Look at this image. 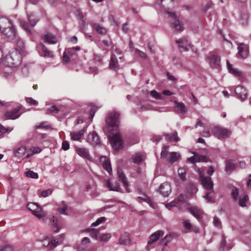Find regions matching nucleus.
<instances>
[{
  "label": "nucleus",
  "instance_id": "1",
  "mask_svg": "<svg viewBox=\"0 0 251 251\" xmlns=\"http://www.w3.org/2000/svg\"><path fill=\"white\" fill-rule=\"evenodd\" d=\"M6 58L11 67H16L21 62L22 55L19 49H14L10 51Z\"/></svg>",
  "mask_w": 251,
  "mask_h": 251
},
{
  "label": "nucleus",
  "instance_id": "2",
  "mask_svg": "<svg viewBox=\"0 0 251 251\" xmlns=\"http://www.w3.org/2000/svg\"><path fill=\"white\" fill-rule=\"evenodd\" d=\"M170 20V23L173 28L177 31H182L184 30V26L183 23L180 22L175 12H167Z\"/></svg>",
  "mask_w": 251,
  "mask_h": 251
},
{
  "label": "nucleus",
  "instance_id": "3",
  "mask_svg": "<svg viewBox=\"0 0 251 251\" xmlns=\"http://www.w3.org/2000/svg\"><path fill=\"white\" fill-rule=\"evenodd\" d=\"M199 174L202 185L207 191L213 189L214 184L210 176H205L201 169H199Z\"/></svg>",
  "mask_w": 251,
  "mask_h": 251
},
{
  "label": "nucleus",
  "instance_id": "4",
  "mask_svg": "<svg viewBox=\"0 0 251 251\" xmlns=\"http://www.w3.org/2000/svg\"><path fill=\"white\" fill-rule=\"evenodd\" d=\"M214 135L219 139H225L228 137L231 134L229 129L220 126H215L212 130Z\"/></svg>",
  "mask_w": 251,
  "mask_h": 251
},
{
  "label": "nucleus",
  "instance_id": "5",
  "mask_svg": "<svg viewBox=\"0 0 251 251\" xmlns=\"http://www.w3.org/2000/svg\"><path fill=\"white\" fill-rule=\"evenodd\" d=\"M27 208L31 212L33 215L41 219L44 217L46 215L42 211V208L37 203L30 202L27 205Z\"/></svg>",
  "mask_w": 251,
  "mask_h": 251
},
{
  "label": "nucleus",
  "instance_id": "6",
  "mask_svg": "<svg viewBox=\"0 0 251 251\" xmlns=\"http://www.w3.org/2000/svg\"><path fill=\"white\" fill-rule=\"evenodd\" d=\"M120 114L114 111L108 115L106 119V123L111 127H118L120 125Z\"/></svg>",
  "mask_w": 251,
  "mask_h": 251
},
{
  "label": "nucleus",
  "instance_id": "7",
  "mask_svg": "<svg viewBox=\"0 0 251 251\" xmlns=\"http://www.w3.org/2000/svg\"><path fill=\"white\" fill-rule=\"evenodd\" d=\"M176 43L178 50L181 52L186 51L191 47L190 43L187 38L185 37L176 40Z\"/></svg>",
  "mask_w": 251,
  "mask_h": 251
},
{
  "label": "nucleus",
  "instance_id": "8",
  "mask_svg": "<svg viewBox=\"0 0 251 251\" xmlns=\"http://www.w3.org/2000/svg\"><path fill=\"white\" fill-rule=\"evenodd\" d=\"M164 234V231L162 230H158L153 233H152L150 238L148 242V244L147 245L146 249L148 251L150 250L151 247H150L152 244L157 241L159 238L162 236Z\"/></svg>",
  "mask_w": 251,
  "mask_h": 251
},
{
  "label": "nucleus",
  "instance_id": "9",
  "mask_svg": "<svg viewBox=\"0 0 251 251\" xmlns=\"http://www.w3.org/2000/svg\"><path fill=\"white\" fill-rule=\"evenodd\" d=\"M1 32L9 40H13L15 39L17 36L16 30L14 25L11 26V27L1 31Z\"/></svg>",
  "mask_w": 251,
  "mask_h": 251
},
{
  "label": "nucleus",
  "instance_id": "10",
  "mask_svg": "<svg viewBox=\"0 0 251 251\" xmlns=\"http://www.w3.org/2000/svg\"><path fill=\"white\" fill-rule=\"evenodd\" d=\"M236 44L238 46L237 55L244 59L247 58L249 52L248 47L243 43L236 42Z\"/></svg>",
  "mask_w": 251,
  "mask_h": 251
},
{
  "label": "nucleus",
  "instance_id": "11",
  "mask_svg": "<svg viewBox=\"0 0 251 251\" xmlns=\"http://www.w3.org/2000/svg\"><path fill=\"white\" fill-rule=\"evenodd\" d=\"M113 147L116 150H119L123 148L122 136L119 133H116L111 138Z\"/></svg>",
  "mask_w": 251,
  "mask_h": 251
},
{
  "label": "nucleus",
  "instance_id": "12",
  "mask_svg": "<svg viewBox=\"0 0 251 251\" xmlns=\"http://www.w3.org/2000/svg\"><path fill=\"white\" fill-rule=\"evenodd\" d=\"M37 49L41 56L50 57L53 56L52 52L48 50L45 46L42 43H40L37 45Z\"/></svg>",
  "mask_w": 251,
  "mask_h": 251
},
{
  "label": "nucleus",
  "instance_id": "13",
  "mask_svg": "<svg viewBox=\"0 0 251 251\" xmlns=\"http://www.w3.org/2000/svg\"><path fill=\"white\" fill-rule=\"evenodd\" d=\"M87 141L94 146L100 145V137L96 131H93L88 134Z\"/></svg>",
  "mask_w": 251,
  "mask_h": 251
},
{
  "label": "nucleus",
  "instance_id": "14",
  "mask_svg": "<svg viewBox=\"0 0 251 251\" xmlns=\"http://www.w3.org/2000/svg\"><path fill=\"white\" fill-rule=\"evenodd\" d=\"M21 109V106H19L18 107L15 108V109L7 111L5 113V116L6 117L7 119L10 120H15L18 118L21 114H18L19 111Z\"/></svg>",
  "mask_w": 251,
  "mask_h": 251
},
{
  "label": "nucleus",
  "instance_id": "15",
  "mask_svg": "<svg viewBox=\"0 0 251 251\" xmlns=\"http://www.w3.org/2000/svg\"><path fill=\"white\" fill-rule=\"evenodd\" d=\"M174 103V111L176 113L184 114L187 112V109L183 102L175 100Z\"/></svg>",
  "mask_w": 251,
  "mask_h": 251
},
{
  "label": "nucleus",
  "instance_id": "16",
  "mask_svg": "<svg viewBox=\"0 0 251 251\" xmlns=\"http://www.w3.org/2000/svg\"><path fill=\"white\" fill-rule=\"evenodd\" d=\"M42 38L45 43H47L49 44H55L58 41L57 37L50 33H48L43 35Z\"/></svg>",
  "mask_w": 251,
  "mask_h": 251
},
{
  "label": "nucleus",
  "instance_id": "17",
  "mask_svg": "<svg viewBox=\"0 0 251 251\" xmlns=\"http://www.w3.org/2000/svg\"><path fill=\"white\" fill-rule=\"evenodd\" d=\"M129 233L124 232L120 235L118 244L123 246H128L131 243Z\"/></svg>",
  "mask_w": 251,
  "mask_h": 251
},
{
  "label": "nucleus",
  "instance_id": "18",
  "mask_svg": "<svg viewBox=\"0 0 251 251\" xmlns=\"http://www.w3.org/2000/svg\"><path fill=\"white\" fill-rule=\"evenodd\" d=\"M13 24L12 21L5 17H0V31L6 29L9 27H11V26L13 25Z\"/></svg>",
  "mask_w": 251,
  "mask_h": 251
},
{
  "label": "nucleus",
  "instance_id": "19",
  "mask_svg": "<svg viewBox=\"0 0 251 251\" xmlns=\"http://www.w3.org/2000/svg\"><path fill=\"white\" fill-rule=\"evenodd\" d=\"M235 93L237 97L242 100H244L247 99V90L242 86H238L236 87L235 89Z\"/></svg>",
  "mask_w": 251,
  "mask_h": 251
},
{
  "label": "nucleus",
  "instance_id": "20",
  "mask_svg": "<svg viewBox=\"0 0 251 251\" xmlns=\"http://www.w3.org/2000/svg\"><path fill=\"white\" fill-rule=\"evenodd\" d=\"M207 59L210 65L214 68H218L220 66V58L215 54L211 55L207 57Z\"/></svg>",
  "mask_w": 251,
  "mask_h": 251
},
{
  "label": "nucleus",
  "instance_id": "21",
  "mask_svg": "<svg viewBox=\"0 0 251 251\" xmlns=\"http://www.w3.org/2000/svg\"><path fill=\"white\" fill-rule=\"evenodd\" d=\"M109 68L115 71L119 69V65L117 58L114 54H112L111 55Z\"/></svg>",
  "mask_w": 251,
  "mask_h": 251
},
{
  "label": "nucleus",
  "instance_id": "22",
  "mask_svg": "<svg viewBox=\"0 0 251 251\" xmlns=\"http://www.w3.org/2000/svg\"><path fill=\"white\" fill-rule=\"evenodd\" d=\"M159 190L163 196L168 197L171 192V185L168 183H164L160 185Z\"/></svg>",
  "mask_w": 251,
  "mask_h": 251
},
{
  "label": "nucleus",
  "instance_id": "23",
  "mask_svg": "<svg viewBox=\"0 0 251 251\" xmlns=\"http://www.w3.org/2000/svg\"><path fill=\"white\" fill-rule=\"evenodd\" d=\"M188 211L198 220H200L202 218V211L196 207H190L188 208Z\"/></svg>",
  "mask_w": 251,
  "mask_h": 251
},
{
  "label": "nucleus",
  "instance_id": "24",
  "mask_svg": "<svg viewBox=\"0 0 251 251\" xmlns=\"http://www.w3.org/2000/svg\"><path fill=\"white\" fill-rule=\"evenodd\" d=\"M100 162L103 168L106 170L109 174L112 171V168L109 160L105 156H101L100 157Z\"/></svg>",
  "mask_w": 251,
  "mask_h": 251
},
{
  "label": "nucleus",
  "instance_id": "25",
  "mask_svg": "<svg viewBox=\"0 0 251 251\" xmlns=\"http://www.w3.org/2000/svg\"><path fill=\"white\" fill-rule=\"evenodd\" d=\"M117 173L119 178V181H121L123 182L124 186L126 187L127 192H130V191L128 189V182L125 175L123 173L122 170H118Z\"/></svg>",
  "mask_w": 251,
  "mask_h": 251
},
{
  "label": "nucleus",
  "instance_id": "26",
  "mask_svg": "<svg viewBox=\"0 0 251 251\" xmlns=\"http://www.w3.org/2000/svg\"><path fill=\"white\" fill-rule=\"evenodd\" d=\"M76 153L81 157L87 160H90L91 157L87 149L84 148H79L76 150Z\"/></svg>",
  "mask_w": 251,
  "mask_h": 251
},
{
  "label": "nucleus",
  "instance_id": "27",
  "mask_svg": "<svg viewBox=\"0 0 251 251\" xmlns=\"http://www.w3.org/2000/svg\"><path fill=\"white\" fill-rule=\"evenodd\" d=\"M60 237L62 238V240L60 241L56 239H51L50 240L47 245V247H49L50 249L52 250L57 245L60 244L64 239V235L61 234Z\"/></svg>",
  "mask_w": 251,
  "mask_h": 251
},
{
  "label": "nucleus",
  "instance_id": "28",
  "mask_svg": "<svg viewBox=\"0 0 251 251\" xmlns=\"http://www.w3.org/2000/svg\"><path fill=\"white\" fill-rule=\"evenodd\" d=\"M183 226L186 230V232L194 231L195 232H198L199 229L198 228L194 227V229H193V227L192 225L190 223V222L189 220H184L183 222Z\"/></svg>",
  "mask_w": 251,
  "mask_h": 251
},
{
  "label": "nucleus",
  "instance_id": "29",
  "mask_svg": "<svg viewBox=\"0 0 251 251\" xmlns=\"http://www.w3.org/2000/svg\"><path fill=\"white\" fill-rule=\"evenodd\" d=\"M85 132V129L83 128L79 131L71 133V139L74 141H78L81 138Z\"/></svg>",
  "mask_w": 251,
  "mask_h": 251
},
{
  "label": "nucleus",
  "instance_id": "30",
  "mask_svg": "<svg viewBox=\"0 0 251 251\" xmlns=\"http://www.w3.org/2000/svg\"><path fill=\"white\" fill-rule=\"evenodd\" d=\"M205 195L203 196V198L206 200L207 202H214L215 201V193L213 189L209 190Z\"/></svg>",
  "mask_w": 251,
  "mask_h": 251
},
{
  "label": "nucleus",
  "instance_id": "31",
  "mask_svg": "<svg viewBox=\"0 0 251 251\" xmlns=\"http://www.w3.org/2000/svg\"><path fill=\"white\" fill-rule=\"evenodd\" d=\"M93 27L94 29L99 34L101 35H105L106 34V29L101 26L98 23H94L93 24Z\"/></svg>",
  "mask_w": 251,
  "mask_h": 251
},
{
  "label": "nucleus",
  "instance_id": "32",
  "mask_svg": "<svg viewBox=\"0 0 251 251\" xmlns=\"http://www.w3.org/2000/svg\"><path fill=\"white\" fill-rule=\"evenodd\" d=\"M106 185L109 190L118 191L120 189V185L118 183L113 184L109 179L106 181Z\"/></svg>",
  "mask_w": 251,
  "mask_h": 251
},
{
  "label": "nucleus",
  "instance_id": "33",
  "mask_svg": "<svg viewBox=\"0 0 251 251\" xmlns=\"http://www.w3.org/2000/svg\"><path fill=\"white\" fill-rule=\"evenodd\" d=\"M226 64L228 70L230 73L234 74L237 76H239L242 75V73L240 71H239L237 69L232 67V65L229 63L228 60L226 61Z\"/></svg>",
  "mask_w": 251,
  "mask_h": 251
},
{
  "label": "nucleus",
  "instance_id": "34",
  "mask_svg": "<svg viewBox=\"0 0 251 251\" xmlns=\"http://www.w3.org/2000/svg\"><path fill=\"white\" fill-rule=\"evenodd\" d=\"M179 157V155L176 152L169 153V156L167 159V161L171 163H173L176 161Z\"/></svg>",
  "mask_w": 251,
  "mask_h": 251
},
{
  "label": "nucleus",
  "instance_id": "35",
  "mask_svg": "<svg viewBox=\"0 0 251 251\" xmlns=\"http://www.w3.org/2000/svg\"><path fill=\"white\" fill-rule=\"evenodd\" d=\"M236 164L230 160L226 161V172H231L236 168Z\"/></svg>",
  "mask_w": 251,
  "mask_h": 251
},
{
  "label": "nucleus",
  "instance_id": "36",
  "mask_svg": "<svg viewBox=\"0 0 251 251\" xmlns=\"http://www.w3.org/2000/svg\"><path fill=\"white\" fill-rule=\"evenodd\" d=\"M26 148L21 146L18 148L15 152V155L18 157H23L25 153Z\"/></svg>",
  "mask_w": 251,
  "mask_h": 251
},
{
  "label": "nucleus",
  "instance_id": "37",
  "mask_svg": "<svg viewBox=\"0 0 251 251\" xmlns=\"http://www.w3.org/2000/svg\"><path fill=\"white\" fill-rule=\"evenodd\" d=\"M248 200L249 197L248 195H246L244 196L243 197H241L240 196L239 198V205L241 207H246L248 202Z\"/></svg>",
  "mask_w": 251,
  "mask_h": 251
},
{
  "label": "nucleus",
  "instance_id": "38",
  "mask_svg": "<svg viewBox=\"0 0 251 251\" xmlns=\"http://www.w3.org/2000/svg\"><path fill=\"white\" fill-rule=\"evenodd\" d=\"M168 146H164L162 148L161 152V158H167L169 156V153H168Z\"/></svg>",
  "mask_w": 251,
  "mask_h": 251
},
{
  "label": "nucleus",
  "instance_id": "39",
  "mask_svg": "<svg viewBox=\"0 0 251 251\" xmlns=\"http://www.w3.org/2000/svg\"><path fill=\"white\" fill-rule=\"evenodd\" d=\"M186 170L182 168H180L178 170V175L180 179H181L183 181H185L186 180Z\"/></svg>",
  "mask_w": 251,
  "mask_h": 251
},
{
  "label": "nucleus",
  "instance_id": "40",
  "mask_svg": "<svg viewBox=\"0 0 251 251\" xmlns=\"http://www.w3.org/2000/svg\"><path fill=\"white\" fill-rule=\"evenodd\" d=\"M172 240V237L171 234L166 235L160 241V244H163L167 246L168 244Z\"/></svg>",
  "mask_w": 251,
  "mask_h": 251
},
{
  "label": "nucleus",
  "instance_id": "41",
  "mask_svg": "<svg viewBox=\"0 0 251 251\" xmlns=\"http://www.w3.org/2000/svg\"><path fill=\"white\" fill-rule=\"evenodd\" d=\"M59 111V108H58L55 105H53L48 109L46 114L54 115L57 114Z\"/></svg>",
  "mask_w": 251,
  "mask_h": 251
},
{
  "label": "nucleus",
  "instance_id": "42",
  "mask_svg": "<svg viewBox=\"0 0 251 251\" xmlns=\"http://www.w3.org/2000/svg\"><path fill=\"white\" fill-rule=\"evenodd\" d=\"M231 195V197L233 199V201H236L238 199V195H239L238 189L237 188L233 187L232 189Z\"/></svg>",
  "mask_w": 251,
  "mask_h": 251
},
{
  "label": "nucleus",
  "instance_id": "43",
  "mask_svg": "<svg viewBox=\"0 0 251 251\" xmlns=\"http://www.w3.org/2000/svg\"><path fill=\"white\" fill-rule=\"evenodd\" d=\"M31 151H32L31 153H29L26 154V158H29L30 157L32 156L35 153H39L41 151V150L40 148L36 147H32L31 149Z\"/></svg>",
  "mask_w": 251,
  "mask_h": 251
},
{
  "label": "nucleus",
  "instance_id": "44",
  "mask_svg": "<svg viewBox=\"0 0 251 251\" xmlns=\"http://www.w3.org/2000/svg\"><path fill=\"white\" fill-rule=\"evenodd\" d=\"M86 231L90 232V236L95 239H97L99 234V230L96 229H91L88 228L86 229Z\"/></svg>",
  "mask_w": 251,
  "mask_h": 251
},
{
  "label": "nucleus",
  "instance_id": "45",
  "mask_svg": "<svg viewBox=\"0 0 251 251\" xmlns=\"http://www.w3.org/2000/svg\"><path fill=\"white\" fill-rule=\"evenodd\" d=\"M58 220L54 216H53L52 228L54 232H58L60 230V227L57 224Z\"/></svg>",
  "mask_w": 251,
  "mask_h": 251
},
{
  "label": "nucleus",
  "instance_id": "46",
  "mask_svg": "<svg viewBox=\"0 0 251 251\" xmlns=\"http://www.w3.org/2000/svg\"><path fill=\"white\" fill-rule=\"evenodd\" d=\"M132 161L134 163L136 164L140 163L143 160L142 155L139 153L134 154L132 157Z\"/></svg>",
  "mask_w": 251,
  "mask_h": 251
},
{
  "label": "nucleus",
  "instance_id": "47",
  "mask_svg": "<svg viewBox=\"0 0 251 251\" xmlns=\"http://www.w3.org/2000/svg\"><path fill=\"white\" fill-rule=\"evenodd\" d=\"M25 176L31 178L37 179L38 178V174L37 173H35L32 171L29 170L26 172H25Z\"/></svg>",
  "mask_w": 251,
  "mask_h": 251
},
{
  "label": "nucleus",
  "instance_id": "48",
  "mask_svg": "<svg viewBox=\"0 0 251 251\" xmlns=\"http://www.w3.org/2000/svg\"><path fill=\"white\" fill-rule=\"evenodd\" d=\"M210 161L209 158L206 155H200L197 153V162H207Z\"/></svg>",
  "mask_w": 251,
  "mask_h": 251
},
{
  "label": "nucleus",
  "instance_id": "49",
  "mask_svg": "<svg viewBox=\"0 0 251 251\" xmlns=\"http://www.w3.org/2000/svg\"><path fill=\"white\" fill-rule=\"evenodd\" d=\"M106 219L104 217H101L98 218L95 222H93L91 224L92 227L97 226L99 225L100 224L106 221Z\"/></svg>",
  "mask_w": 251,
  "mask_h": 251
},
{
  "label": "nucleus",
  "instance_id": "50",
  "mask_svg": "<svg viewBox=\"0 0 251 251\" xmlns=\"http://www.w3.org/2000/svg\"><path fill=\"white\" fill-rule=\"evenodd\" d=\"M248 16L247 14H244L241 15V18L240 19L241 24L243 25H247L248 24Z\"/></svg>",
  "mask_w": 251,
  "mask_h": 251
},
{
  "label": "nucleus",
  "instance_id": "51",
  "mask_svg": "<svg viewBox=\"0 0 251 251\" xmlns=\"http://www.w3.org/2000/svg\"><path fill=\"white\" fill-rule=\"evenodd\" d=\"M111 237L110 233H103L101 235L100 240L104 242H107L110 240Z\"/></svg>",
  "mask_w": 251,
  "mask_h": 251
},
{
  "label": "nucleus",
  "instance_id": "52",
  "mask_svg": "<svg viewBox=\"0 0 251 251\" xmlns=\"http://www.w3.org/2000/svg\"><path fill=\"white\" fill-rule=\"evenodd\" d=\"M21 25L27 32L29 33H31V31L30 29L29 25L28 23H25V22L24 21H21Z\"/></svg>",
  "mask_w": 251,
  "mask_h": 251
},
{
  "label": "nucleus",
  "instance_id": "53",
  "mask_svg": "<svg viewBox=\"0 0 251 251\" xmlns=\"http://www.w3.org/2000/svg\"><path fill=\"white\" fill-rule=\"evenodd\" d=\"M33 16H34V15H33L32 14H30V15L27 14L28 21H29V22L30 23V25H31V27L34 26L38 21V20L32 19V18Z\"/></svg>",
  "mask_w": 251,
  "mask_h": 251
},
{
  "label": "nucleus",
  "instance_id": "54",
  "mask_svg": "<svg viewBox=\"0 0 251 251\" xmlns=\"http://www.w3.org/2000/svg\"><path fill=\"white\" fill-rule=\"evenodd\" d=\"M135 54L136 55L140 57L142 59H144L147 58L146 53L137 49H135Z\"/></svg>",
  "mask_w": 251,
  "mask_h": 251
},
{
  "label": "nucleus",
  "instance_id": "55",
  "mask_svg": "<svg viewBox=\"0 0 251 251\" xmlns=\"http://www.w3.org/2000/svg\"><path fill=\"white\" fill-rule=\"evenodd\" d=\"M167 136H168L170 140H174L175 142H178L179 141L180 139L177 136V133L176 132H175L172 135H170L169 134H166Z\"/></svg>",
  "mask_w": 251,
  "mask_h": 251
},
{
  "label": "nucleus",
  "instance_id": "56",
  "mask_svg": "<svg viewBox=\"0 0 251 251\" xmlns=\"http://www.w3.org/2000/svg\"><path fill=\"white\" fill-rule=\"evenodd\" d=\"M213 225L215 227L219 228V229H221L222 228L221 221L220 219L217 217H214Z\"/></svg>",
  "mask_w": 251,
  "mask_h": 251
},
{
  "label": "nucleus",
  "instance_id": "57",
  "mask_svg": "<svg viewBox=\"0 0 251 251\" xmlns=\"http://www.w3.org/2000/svg\"><path fill=\"white\" fill-rule=\"evenodd\" d=\"M12 130V128L9 129L8 128H5L2 125H0V136H2L5 133L10 132Z\"/></svg>",
  "mask_w": 251,
  "mask_h": 251
},
{
  "label": "nucleus",
  "instance_id": "58",
  "mask_svg": "<svg viewBox=\"0 0 251 251\" xmlns=\"http://www.w3.org/2000/svg\"><path fill=\"white\" fill-rule=\"evenodd\" d=\"M151 95L157 100H161L162 99L161 95L155 90L151 91Z\"/></svg>",
  "mask_w": 251,
  "mask_h": 251
},
{
  "label": "nucleus",
  "instance_id": "59",
  "mask_svg": "<svg viewBox=\"0 0 251 251\" xmlns=\"http://www.w3.org/2000/svg\"><path fill=\"white\" fill-rule=\"evenodd\" d=\"M26 101L30 105H37L38 104V101L33 100L32 98L27 97L25 98Z\"/></svg>",
  "mask_w": 251,
  "mask_h": 251
},
{
  "label": "nucleus",
  "instance_id": "60",
  "mask_svg": "<svg viewBox=\"0 0 251 251\" xmlns=\"http://www.w3.org/2000/svg\"><path fill=\"white\" fill-rule=\"evenodd\" d=\"M63 205L62 207L58 208L57 211L60 214L67 215L66 211L67 209V206L64 202H63Z\"/></svg>",
  "mask_w": 251,
  "mask_h": 251
},
{
  "label": "nucleus",
  "instance_id": "61",
  "mask_svg": "<svg viewBox=\"0 0 251 251\" xmlns=\"http://www.w3.org/2000/svg\"><path fill=\"white\" fill-rule=\"evenodd\" d=\"M70 52L69 50H66L63 54V61L65 62V63H67L69 62L71 60L69 56L67 55V53H69Z\"/></svg>",
  "mask_w": 251,
  "mask_h": 251
},
{
  "label": "nucleus",
  "instance_id": "62",
  "mask_svg": "<svg viewBox=\"0 0 251 251\" xmlns=\"http://www.w3.org/2000/svg\"><path fill=\"white\" fill-rule=\"evenodd\" d=\"M52 190L50 189H48L47 190L42 191L41 194L43 197L46 198L49 195H50L52 194Z\"/></svg>",
  "mask_w": 251,
  "mask_h": 251
},
{
  "label": "nucleus",
  "instance_id": "63",
  "mask_svg": "<svg viewBox=\"0 0 251 251\" xmlns=\"http://www.w3.org/2000/svg\"><path fill=\"white\" fill-rule=\"evenodd\" d=\"M17 44L19 48V50H20V52L21 51H23V49L25 47V44L22 39H18L17 42Z\"/></svg>",
  "mask_w": 251,
  "mask_h": 251
},
{
  "label": "nucleus",
  "instance_id": "64",
  "mask_svg": "<svg viewBox=\"0 0 251 251\" xmlns=\"http://www.w3.org/2000/svg\"><path fill=\"white\" fill-rule=\"evenodd\" d=\"M194 155L192 156L187 159V161L192 163H195L197 162V153L196 152H193Z\"/></svg>",
  "mask_w": 251,
  "mask_h": 251
}]
</instances>
